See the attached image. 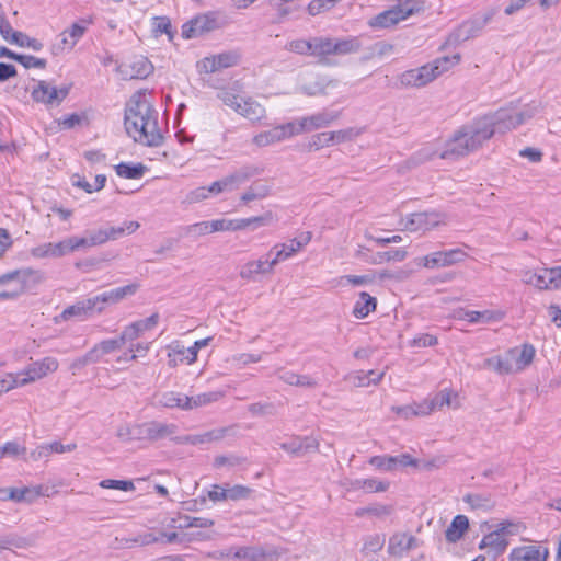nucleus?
<instances>
[{
  "instance_id": "nucleus-1",
  "label": "nucleus",
  "mask_w": 561,
  "mask_h": 561,
  "mask_svg": "<svg viewBox=\"0 0 561 561\" xmlns=\"http://www.w3.org/2000/svg\"><path fill=\"white\" fill-rule=\"evenodd\" d=\"M124 125L128 136L147 147H159L163 136L158 124V112L140 92L135 93L125 108Z\"/></svg>"
},
{
  "instance_id": "nucleus-2",
  "label": "nucleus",
  "mask_w": 561,
  "mask_h": 561,
  "mask_svg": "<svg viewBox=\"0 0 561 561\" xmlns=\"http://www.w3.org/2000/svg\"><path fill=\"white\" fill-rule=\"evenodd\" d=\"M484 126L479 125L477 119L463 125L446 144L445 149L439 153V158L463 157L480 148L484 141L490 139V131Z\"/></svg>"
},
{
  "instance_id": "nucleus-3",
  "label": "nucleus",
  "mask_w": 561,
  "mask_h": 561,
  "mask_svg": "<svg viewBox=\"0 0 561 561\" xmlns=\"http://www.w3.org/2000/svg\"><path fill=\"white\" fill-rule=\"evenodd\" d=\"M31 279H41L39 273L32 268L15 270L0 275V301L21 296L27 289Z\"/></svg>"
},
{
  "instance_id": "nucleus-4",
  "label": "nucleus",
  "mask_w": 561,
  "mask_h": 561,
  "mask_svg": "<svg viewBox=\"0 0 561 561\" xmlns=\"http://www.w3.org/2000/svg\"><path fill=\"white\" fill-rule=\"evenodd\" d=\"M410 2L411 0H407L373 16L367 22L368 26L375 30L389 28L422 10L420 5L410 4Z\"/></svg>"
},
{
  "instance_id": "nucleus-5",
  "label": "nucleus",
  "mask_w": 561,
  "mask_h": 561,
  "mask_svg": "<svg viewBox=\"0 0 561 561\" xmlns=\"http://www.w3.org/2000/svg\"><path fill=\"white\" fill-rule=\"evenodd\" d=\"M477 121L479 125H485L484 127L490 131V138L495 133L505 134L520 125L518 114L513 108H500L494 113L477 118Z\"/></svg>"
},
{
  "instance_id": "nucleus-6",
  "label": "nucleus",
  "mask_w": 561,
  "mask_h": 561,
  "mask_svg": "<svg viewBox=\"0 0 561 561\" xmlns=\"http://www.w3.org/2000/svg\"><path fill=\"white\" fill-rule=\"evenodd\" d=\"M178 426L173 423L160 421H148L137 424V440H147L156 443L161 439L172 438L176 433Z\"/></svg>"
},
{
  "instance_id": "nucleus-7",
  "label": "nucleus",
  "mask_w": 561,
  "mask_h": 561,
  "mask_svg": "<svg viewBox=\"0 0 561 561\" xmlns=\"http://www.w3.org/2000/svg\"><path fill=\"white\" fill-rule=\"evenodd\" d=\"M70 85L56 88L49 82L41 80L31 92L34 102L45 105H59L69 94Z\"/></svg>"
},
{
  "instance_id": "nucleus-8",
  "label": "nucleus",
  "mask_w": 561,
  "mask_h": 561,
  "mask_svg": "<svg viewBox=\"0 0 561 561\" xmlns=\"http://www.w3.org/2000/svg\"><path fill=\"white\" fill-rule=\"evenodd\" d=\"M218 27L216 14L207 12L198 14L182 25V36L186 39L202 36Z\"/></svg>"
},
{
  "instance_id": "nucleus-9",
  "label": "nucleus",
  "mask_w": 561,
  "mask_h": 561,
  "mask_svg": "<svg viewBox=\"0 0 561 561\" xmlns=\"http://www.w3.org/2000/svg\"><path fill=\"white\" fill-rule=\"evenodd\" d=\"M468 254L460 248H454L430 253L423 257V265L426 268L446 267L463 262Z\"/></svg>"
},
{
  "instance_id": "nucleus-10",
  "label": "nucleus",
  "mask_w": 561,
  "mask_h": 561,
  "mask_svg": "<svg viewBox=\"0 0 561 561\" xmlns=\"http://www.w3.org/2000/svg\"><path fill=\"white\" fill-rule=\"evenodd\" d=\"M295 125L291 122L275 126L268 130L261 131L253 137V144L257 147H266L276 142H280L293 136H296Z\"/></svg>"
},
{
  "instance_id": "nucleus-11",
  "label": "nucleus",
  "mask_w": 561,
  "mask_h": 561,
  "mask_svg": "<svg viewBox=\"0 0 561 561\" xmlns=\"http://www.w3.org/2000/svg\"><path fill=\"white\" fill-rule=\"evenodd\" d=\"M279 447L294 457H302L319 449V442L313 436H291L279 444Z\"/></svg>"
},
{
  "instance_id": "nucleus-12",
  "label": "nucleus",
  "mask_w": 561,
  "mask_h": 561,
  "mask_svg": "<svg viewBox=\"0 0 561 561\" xmlns=\"http://www.w3.org/2000/svg\"><path fill=\"white\" fill-rule=\"evenodd\" d=\"M437 72L438 71H435L431 68V65L427 64L422 67L404 71L399 77V82L401 87L421 88L436 79Z\"/></svg>"
},
{
  "instance_id": "nucleus-13",
  "label": "nucleus",
  "mask_w": 561,
  "mask_h": 561,
  "mask_svg": "<svg viewBox=\"0 0 561 561\" xmlns=\"http://www.w3.org/2000/svg\"><path fill=\"white\" fill-rule=\"evenodd\" d=\"M444 221V216L435 211H422L411 214L405 224L404 228L408 231H426L437 227Z\"/></svg>"
},
{
  "instance_id": "nucleus-14",
  "label": "nucleus",
  "mask_w": 561,
  "mask_h": 561,
  "mask_svg": "<svg viewBox=\"0 0 561 561\" xmlns=\"http://www.w3.org/2000/svg\"><path fill=\"white\" fill-rule=\"evenodd\" d=\"M492 18L493 12H488L484 15L474 16L463 22L453 35L455 36V41L465 42L479 36Z\"/></svg>"
},
{
  "instance_id": "nucleus-15",
  "label": "nucleus",
  "mask_w": 561,
  "mask_h": 561,
  "mask_svg": "<svg viewBox=\"0 0 561 561\" xmlns=\"http://www.w3.org/2000/svg\"><path fill=\"white\" fill-rule=\"evenodd\" d=\"M58 360L54 357H45L42 360L31 364L24 373H21L22 379L20 385H27L41 379L58 369Z\"/></svg>"
},
{
  "instance_id": "nucleus-16",
  "label": "nucleus",
  "mask_w": 561,
  "mask_h": 561,
  "mask_svg": "<svg viewBox=\"0 0 561 561\" xmlns=\"http://www.w3.org/2000/svg\"><path fill=\"white\" fill-rule=\"evenodd\" d=\"M337 117V112L328 111H323L308 117H302L299 121L293 122L295 125V129H297L295 134L299 135L302 134L304 131H311L313 129L327 127Z\"/></svg>"
},
{
  "instance_id": "nucleus-17",
  "label": "nucleus",
  "mask_w": 561,
  "mask_h": 561,
  "mask_svg": "<svg viewBox=\"0 0 561 561\" xmlns=\"http://www.w3.org/2000/svg\"><path fill=\"white\" fill-rule=\"evenodd\" d=\"M264 169L255 164H245L234 170L230 174L222 178V184L226 186L227 192L237 190L241 184L249 181L251 178L261 175Z\"/></svg>"
},
{
  "instance_id": "nucleus-18",
  "label": "nucleus",
  "mask_w": 561,
  "mask_h": 561,
  "mask_svg": "<svg viewBox=\"0 0 561 561\" xmlns=\"http://www.w3.org/2000/svg\"><path fill=\"white\" fill-rule=\"evenodd\" d=\"M124 79H145L153 71L152 64L144 56L136 57L133 61L118 67Z\"/></svg>"
},
{
  "instance_id": "nucleus-19",
  "label": "nucleus",
  "mask_w": 561,
  "mask_h": 561,
  "mask_svg": "<svg viewBox=\"0 0 561 561\" xmlns=\"http://www.w3.org/2000/svg\"><path fill=\"white\" fill-rule=\"evenodd\" d=\"M44 495L43 486L37 485L34 488L24 486L22 489L16 488H8L0 489V499L1 500H11L16 503L26 502L32 503L37 497Z\"/></svg>"
},
{
  "instance_id": "nucleus-20",
  "label": "nucleus",
  "mask_w": 561,
  "mask_h": 561,
  "mask_svg": "<svg viewBox=\"0 0 561 561\" xmlns=\"http://www.w3.org/2000/svg\"><path fill=\"white\" fill-rule=\"evenodd\" d=\"M417 546V539L414 536L407 533H396L389 538L388 553L394 557H402Z\"/></svg>"
},
{
  "instance_id": "nucleus-21",
  "label": "nucleus",
  "mask_w": 561,
  "mask_h": 561,
  "mask_svg": "<svg viewBox=\"0 0 561 561\" xmlns=\"http://www.w3.org/2000/svg\"><path fill=\"white\" fill-rule=\"evenodd\" d=\"M517 354V348H511L507 351L504 357L493 356L484 360L486 368L493 369L497 374L505 375L516 371L513 359Z\"/></svg>"
},
{
  "instance_id": "nucleus-22",
  "label": "nucleus",
  "mask_w": 561,
  "mask_h": 561,
  "mask_svg": "<svg viewBox=\"0 0 561 561\" xmlns=\"http://www.w3.org/2000/svg\"><path fill=\"white\" fill-rule=\"evenodd\" d=\"M158 321H159L158 313H153L144 320L135 321L131 324L127 325L123 330V332H122L123 339H125L127 342L134 341V340L138 339L141 335V333H144L145 331H148V330H151L152 328H154L157 325Z\"/></svg>"
},
{
  "instance_id": "nucleus-23",
  "label": "nucleus",
  "mask_w": 561,
  "mask_h": 561,
  "mask_svg": "<svg viewBox=\"0 0 561 561\" xmlns=\"http://www.w3.org/2000/svg\"><path fill=\"white\" fill-rule=\"evenodd\" d=\"M548 556L547 548L541 551L537 546H524L512 550L510 561H546Z\"/></svg>"
},
{
  "instance_id": "nucleus-24",
  "label": "nucleus",
  "mask_w": 561,
  "mask_h": 561,
  "mask_svg": "<svg viewBox=\"0 0 561 561\" xmlns=\"http://www.w3.org/2000/svg\"><path fill=\"white\" fill-rule=\"evenodd\" d=\"M236 112L253 123L260 122L265 116V108L252 98L240 99Z\"/></svg>"
},
{
  "instance_id": "nucleus-25",
  "label": "nucleus",
  "mask_w": 561,
  "mask_h": 561,
  "mask_svg": "<svg viewBox=\"0 0 561 561\" xmlns=\"http://www.w3.org/2000/svg\"><path fill=\"white\" fill-rule=\"evenodd\" d=\"M66 239L59 242H47L31 249L32 256L36 259L61 257L68 254Z\"/></svg>"
},
{
  "instance_id": "nucleus-26",
  "label": "nucleus",
  "mask_w": 561,
  "mask_h": 561,
  "mask_svg": "<svg viewBox=\"0 0 561 561\" xmlns=\"http://www.w3.org/2000/svg\"><path fill=\"white\" fill-rule=\"evenodd\" d=\"M156 404L162 408H179L187 411V396L175 391H165L154 397Z\"/></svg>"
},
{
  "instance_id": "nucleus-27",
  "label": "nucleus",
  "mask_w": 561,
  "mask_h": 561,
  "mask_svg": "<svg viewBox=\"0 0 561 561\" xmlns=\"http://www.w3.org/2000/svg\"><path fill=\"white\" fill-rule=\"evenodd\" d=\"M469 528V519L465 515H457L445 531L446 540L450 543L459 541Z\"/></svg>"
},
{
  "instance_id": "nucleus-28",
  "label": "nucleus",
  "mask_w": 561,
  "mask_h": 561,
  "mask_svg": "<svg viewBox=\"0 0 561 561\" xmlns=\"http://www.w3.org/2000/svg\"><path fill=\"white\" fill-rule=\"evenodd\" d=\"M508 546L507 540L500 535L496 530H493L485 535L479 543V549L490 548L494 551V558L503 554Z\"/></svg>"
},
{
  "instance_id": "nucleus-29",
  "label": "nucleus",
  "mask_w": 561,
  "mask_h": 561,
  "mask_svg": "<svg viewBox=\"0 0 561 561\" xmlns=\"http://www.w3.org/2000/svg\"><path fill=\"white\" fill-rule=\"evenodd\" d=\"M377 300L366 291L359 294V300L355 304L353 314L357 319L366 318L371 311L376 309Z\"/></svg>"
},
{
  "instance_id": "nucleus-30",
  "label": "nucleus",
  "mask_w": 561,
  "mask_h": 561,
  "mask_svg": "<svg viewBox=\"0 0 561 561\" xmlns=\"http://www.w3.org/2000/svg\"><path fill=\"white\" fill-rule=\"evenodd\" d=\"M126 343L127 341L123 339V334L121 333L117 339L104 340L98 343L92 347V351H95V357L99 362L103 355L121 350Z\"/></svg>"
},
{
  "instance_id": "nucleus-31",
  "label": "nucleus",
  "mask_w": 561,
  "mask_h": 561,
  "mask_svg": "<svg viewBox=\"0 0 561 561\" xmlns=\"http://www.w3.org/2000/svg\"><path fill=\"white\" fill-rule=\"evenodd\" d=\"M463 501L472 510L491 511L495 506V502L490 494L469 493L463 496Z\"/></svg>"
},
{
  "instance_id": "nucleus-32",
  "label": "nucleus",
  "mask_w": 561,
  "mask_h": 561,
  "mask_svg": "<svg viewBox=\"0 0 561 561\" xmlns=\"http://www.w3.org/2000/svg\"><path fill=\"white\" fill-rule=\"evenodd\" d=\"M257 274H271V271L267 270V264L264 257L257 261H250L240 270V277L243 279H253Z\"/></svg>"
},
{
  "instance_id": "nucleus-33",
  "label": "nucleus",
  "mask_w": 561,
  "mask_h": 561,
  "mask_svg": "<svg viewBox=\"0 0 561 561\" xmlns=\"http://www.w3.org/2000/svg\"><path fill=\"white\" fill-rule=\"evenodd\" d=\"M116 174L121 178L138 180L141 179L146 172V167L142 163L131 164L121 162L115 165Z\"/></svg>"
},
{
  "instance_id": "nucleus-34",
  "label": "nucleus",
  "mask_w": 561,
  "mask_h": 561,
  "mask_svg": "<svg viewBox=\"0 0 561 561\" xmlns=\"http://www.w3.org/2000/svg\"><path fill=\"white\" fill-rule=\"evenodd\" d=\"M61 319L69 320L71 318H78L83 320L91 317V312L87 302V299L79 300L76 304L67 307L60 314Z\"/></svg>"
},
{
  "instance_id": "nucleus-35",
  "label": "nucleus",
  "mask_w": 561,
  "mask_h": 561,
  "mask_svg": "<svg viewBox=\"0 0 561 561\" xmlns=\"http://www.w3.org/2000/svg\"><path fill=\"white\" fill-rule=\"evenodd\" d=\"M362 47L358 37H346L334 41V55H347L359 51Z\"/></svg>"
},
{
  "instance_id": "nucleus-36",
  "label": "nucleus",
  "mask_w": 561,
  "mask_h": 561,
  "mask_svg": "<svg viewBox=\"0 0 561 561\" xmlns=\"http://www.w3.org/2000/svg\"><path fill=\"white\" fill-rule=\"evenodd\" d=\"M334 41L330 37L316 36L312 37V55L317 57H325L334 55Z\"/></svg>"
},
{
  "instance_id": "nucleus-37",
  "label": "nucleus",
  "mask_w": 561,
  "mask_h": 561,
  "mask_svg": "<svg viewBox=\"0 0 561 561\" xmlns=\"http://www.w3.org/2000/svg\"><path fill=\"white\" fill-rule=\"evenodd\" d=\"M138 288H139V285L134 283V284H128L123 287L114 288V289H112L110 291H105L103 294L105 295L107 302L117 304L121 300L125 299L126 297L135 295L136 291L138 290Z\"/></svg>"
},
{
  "instance_id": "nucleus-38",
  "label": "nucleus",
  "mask_w": 561,
  "mask_h": 561,
  "mask_svg": "<svg viewBox=\"0 0 561 561\" xmlns=\"http://www.w3.org/2000/svg\"><path fill=\"white\" fill-rule=\"evenodd\" d=\"M215 232L213 221H201L182 228V237L196 239L201 236Z\"/></svg>"
},
{
  "instance_id": "nucleus-39",
  "label": "nucleus",
  "mask_w": 561,
  "mask_h": 561,
  "mask_svg": "<svg viewBox=\"0 0 561 561\" xmlns=\"http://www.w3.org/2000/svg\"><path fill=\"white\" fill-rule=\"evenodd\" d=\"M140 227L138 221H125L123 226L119 227H104V231L107 236L108 240H117L118 238L125 236V234H131L134 233L138 228Z\"/></svg>"
},
{
  "instance_id": "nucleus-40",
  "label": "nucleus",
  "mask_w": 561,
  "mask_h": 561,
  "mask_svg": "<svg viewBox=\"0 0 561 561\" xmlns=\"http://www.w3.org/2000/svg\"><path fill=\"white\" fill-rule=\"evenodd\" d=\"M536 354V350L531 344H524L522 350H517V354L513 359L516 371L523 370L526 366H528Z\"/></svg>"
},
{
  "instance_id": "nucleus-41",
  "label": "nucleus",
  "mask_w": 561,
  "mask_h": 561,
  "mask_svg": "<svg viewBox=\"0 0 561 561\" xmlns=\"http://www.w3.org/2000/svg\"><path fill=\"white\" fill-rule=\"evenodd\" d=\"M385 373H378L376 370L358 371L354 377V385L356 387H368L369 385H377L382 379Z\"/></svg>"
},
{
  "instance_id": "nucleus-42",
  "label": "nucleus",
  "mask_w": 561,
  "mask_h": 561,
  "mask_svg": "<svg viewBox=\"0 0 561 561\" xmlns=\"http://www.w3.org/2000/svg\"><path fill=\"white\" fill-rule=\"evenodd\" d=\"M451 394L453 391L448 389H444L439 391L430 403H425V410L427 411V414L434 411L435 409H442L443 407L447 405L449 407L451 403Z\"/></svg>"
},
{
  "instance_id": "nucleus-43",
  "label": "nucleus",
  "mask_w": 561,
  "mask_h": 561,
  "mask_svg": "<svg viewBox=\"0 0 561 561\" xmlns=\"http://www.w3.org/2000/svg\"><path fill=\"white\" fill-rule=\"evenodd\" d=\"M213 229L215 231H237L247 229V222L242 219H217L213 220Z\"/></svg>"
},
{
  "instance_id": "nucleus-44",
  "label": "nucleus",
  "mask_w": 561,
  "mask_h": 561,
  "mask_svg": "<svg viewBox=\"0 0 561 561\" xmlns=\"http://www.w3.org/2000/svg\"><path fill=\"white\" fill-rule=\"evenodd\" d=\"M11 44H15L20 47H28L32 48L35 51H39L43 48V43H41L36 38H31L26 34L22 32H14L12 34V37L10 39Z\"/></svg>"
},
{
  "instance_id": "nucleus-45",
  "label": "nucleus",
  "mask_w": 561,
  "mask_h": 561,
  "mask_svg": "<svg viewBox=\"0 0 561 561\" xmlns=\"http://www.w3.org/2000/svg\"><path fill=\"white\" fill-rule=\"evenodd\" d=\"M219 392H206L194 397L187 396V411L215 402L219 399Z\"/></svg>"
},
{
  "instance_id": "nucleus-46",
  "label": "nucleus",
  "mask_w": 561,
  "mask_h": 561,
  "mask_svg": "<svg viewBox=\"0 0 561 561\" xmlns=\"http://www.w3.org/2000/svg\"><path fill=\"white\" fill-rule=\"evenodd\" d=\"M152 31L156 36L167 34L169 39L172 41L175 32L172 30L171 21L168 16H154L152 19Z\"/></svg>"
},
{
  "instance_id": "nucleus-47",
  "label": "nucleus",
  "mask_w": 561,
  "mask_h": 561,
  "mask_svg": "<svg viewBox=\"0 0 561 561\" xmlns=\"http://www.w3.org/2000/svg\"><path fill=\"white\" fill-rule=\"evenodd\" d=\"M407 255H408V253L403 248L391 249L388 251L378 252L376 254L374 262L377 264H381L383 262H389V261L402 262L407 257Z\"/></svg>"
},
{
  "instance_id": "nucleus-48",
  "label": "nucleus",
  "mask_w": 561,
  "mask_h": 561,
  "mask_svg": "<svg viewBox=\"0 0 561 561\" xmlns=\"http://www.w3.org/2000/svg\"><path fill=\"white\" fill-rule=\"evenodd\" d=\"M285 49L299 55H312V38L294 39L286 44Z\"/></svg>"
},
{
  "instance_id": "nucleus-49",
  "label": "nucleus",
  "mask_w": 561,
  "mask_h": 561,
  "mask_svg": "<svg viewBox=\"0 0 561 561\" xmlns=\"http://www.w3.org/2000/svg\"><path fill=\"white\" fill-rule=\"evenodd\" d=\"M247 462V458L239 455H220L216 456L214 459L213 466L215 468H221V467H238Z\"/></svg>"
},
{
  "instance_id": "nucleus-50",
  "label": "nucleus",
  "mask_w": 561,
  "mask_h": 561,
  "mask_svg": "<svg viewBox=\"0 0 561 561\" xmlns=\"http://www.w3.org/2000/svg\"><path fill=\"white\" fill-rule=\"evenodd\" d=\"M459 60H460V55L455 54L451 57L444 56V57L437 58L433 64H430V65H431V68H433L435 71H438L437 72V77H438L442 73L448 71L450 67L457 65L459 62Z\"/></svg>"
},
{
  "instance_id": "nucleus-51",
  "label": "nucleus",
  "mask_w": 561,
  "mask_h": 561,
  "mask_svg": "<svg viewBox=\"0 0 561 561\" xmlns=\"http://www.w3.org/2000/svg\"><path fill=\"white\" fill-rule=\"evenodd\" d=\"M28 545L26 538L20 537L14 534H9L0 537V550L14 548H25Z\"/></svg>"
},
{
  "instance_id": "nucleus-52",
  "label": "nucleus",
  "mask_w": 561,
  "mask_h": 561,
  "mask_svg": "<svg viewBox=\"0 0 561 561\" xmlns=\"http://www.w3.org/2000/svg\"><path fill=\"white\" fill-rule=\"evenodd\" d=\"M90 23H92L91 20H81L80 23H73L68 30H66L69 34V37L71 38V42L69 44V50H71L77 44V42L84 35L87 31V24Z\"/></svg>"
},
{
  "instance_id": "nucleus-53",
  "label": "nucleus",
  "mask_w": 561,
  "mask_h": 561,
  "mask_svg": "<svg viewBox=\"0 0 561 561\" xmlns=\"http://www.w3.org/2000/svg\"><path fill=\"white\" fill-rule=\"evenodd\" d=\"M228 490V500L230 501H240V500H247L252 497L254 494V490L242 485V484H236L231 488H227Z\"/></svg>"
},
{
  "instance_id": "nucleus-54",
  "label": "nucleus",
  "mask_w": 561,
  "mask_h": 561,
  "mask_svg": "<svg viewBox=\"0 0 561 561\" xmlns=\"http://www.w3.org/2000/svg\"><path fill=\"white\" fill-rule=\"evenodd\" d=\"M218 70L233 67L239 62L240 56L234 51H226L214 56Z\"/></svg>"
},
{
  "instance_id": "nucleus-55",
  "label": "nucleus",
  "mask_w": 561,
  "mask_h": 561,
  "mask_svg": "<svg viewBox=\"0 0 561 561\" xmlns=\"http://www.w3.org/2000/svg\"><path fill=\"white\" fill-rule=\"evenodd\" d=\"M15 61L21 64L24 68H39L44 69L46 68L47 61L44 58H37L35 56L31 55H22L18 54Z\"/></svg>"
},
{
  "instance_id": "nucleus-56",
  "label": "nucleus",
  "mask_w": 561,
  "mask_h": 561,
  "mask_svg": "<svg viewBox=\"0 0 561 561\" xmlns=\"http://www.w3.org/2000/svg\"><path fill=\"white\" fill-rule=\"evenodd\" d=\"M103 489H115L122 491H134L135 485L130 480H114V479H105L102 480L99 484Z\"/></svg>"
},
{
  "instance_id": "nucleus-57",
  "label": "nucleus",
  "mask_w": 561,
  "mask_h": 561,
  "mask_svg": "<svg viewBox=\"0 0 561 561\" xmlns=\"http://www.w3.org/2000/svg\"><path fill=\"white\" fill-rule=\"evenodd\" d=\"M369 463L383 471L396 470V459H393V456H374L370 458Z\"/></svg>"
},
{
  "instance_id": "nucleus-58",
  "label": "nucleus",
  "mask_w": 561,
  "mask_h": 561,
  "mask_svg": "<svg viewBox=\"0 0 561 561\" xmlns=\"http://www.w3.org/2000/svg\"><path fill=\"white\" fill-rule=\"evenodd\" d=\"M217 98L222 101V103L236 111L237 105L240 104L239 95L231 89H221L217 93Z\"/></svg>"
},
{
  "instance_id": "nucleus-59",
  "label": "nucleus",
  "mask_w": 561,
  "mask_h": 561,
  "mask_svg": "<svg viewBox=\"0 0 561 561\" xmlns=\"http://www.w3.org/2000/svg\"><path fill=\"white\" fill-rule=\"evenodd\" d=\"M87 302L91 312V316L93 313H101L105 309L106 305H110L107 302L105 295L102 293L100 295H96L94 297L87 298Z\"/></svg>"
},
{
  "instance_id": "nucleus-60",
  "label": "nucleus",
  "mask_w": 561,
  "mask_h": 561,
  "mask_svg": "<svg viewBox=\"0 0 561 561\" xmlns=\"http://www.w3.org/2000/svg\"><path fill=\"white\" fill-rule=\"evenodd\" d=\"M26 453V448L24 446L19 445L15 442H7L3 446L0 447V456H12L16 457L20 455H24Z\"/></svg>"
},
{
  "instance_id": "nucleus-61",
  "label": "nucleus",
  "mask_w": 561,
  "mask_h": 561,
  "mask_svg": "<svg viewBox=\"0 0 561 561\" xmlns=\"http://www.w3.org/2000/svg\"><path fill=\"white\" fill-rule=\"evenodd\" d=\"M273 219V214L271 211L265 213L262 216H255L250 218H244L247 222V229L250 228L252 230L268 225Z\"/></svg>"
},
{
  "instance_id": "nucleus-62",
  "label": "nucleus",
  "mask_w": 561,
  "mask_h": 561,
  "mask_svg": "<svg viewBox=\"0 0 561 561\" xmlns=\"http://www.w3.org/2000/svg\"><path fill=\"white\" fill-rule=\"evenodd\" d=\"M461 318L468 320L470 323L488 322L491 320V312L467 310Z\"/></svg>"
},
{
  "instance_id": "nucleus-63",
  "label": "nucleus",
  "mask_w": 561,
  "mask_h": 561,
  "mask_svg": "<svg viewBox=\"0 0 561 561\" xmlns=\"http://www.w3.org/2000/svg\"><path fill=\"white\" fill-rule=\"evenodd\" d=\"M116 435L123 442L137 440V424L119 426Z\"/></svg>"
},
{
  "instance_id": "nucleus-64",
  "label": "nucleus",
  "mask_w": 561,
  "mask_h": 561,
  "mask_svg": "<svg viewBox=\"0 0 561 561\" xmlns=\"http://www.w3.org/2000/svg\"><path fill=\"white\" fill-rule=\"evenodd\" d=\"M548 283H550V289H558L561 287V265L547 268Z\"/></svg>"
}]
</instances>
